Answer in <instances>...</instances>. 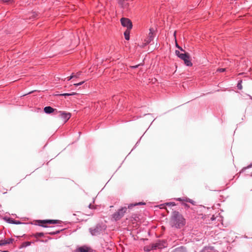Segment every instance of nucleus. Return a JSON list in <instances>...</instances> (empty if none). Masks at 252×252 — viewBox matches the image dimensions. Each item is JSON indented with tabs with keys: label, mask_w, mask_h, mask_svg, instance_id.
<instances>
[{
	"label": "nucleus",
	"mask_w": 252,
	"mask_h": 252,
	"mask_svg": "<svg viewBox=\"0 0 252 252\" xmlns=\"http://www.w3.org/2000/svg\"><path fill=\"white\" fill-rule=\"evenodd\" d=\"M170 223L172 227L181 228L185 224V220L178 212L174 211L173 212Z\"/></svg>",
	"instance_id": "obj_1"
},
{
	"label": "nucleus",
	"mask_w": 252,
	"mask_h": 252,
	"mask_svg": "<svg viewBox=\"0 0 252 252\" xmlns=\"http://www.w3.org/2000/svg\"><path fill=\"white\" fill-rule=\"evenodd\" d=\"M144 204H145V203L142 202H140L139 203H134V204H130L128 205L127 207H122L121 209L118 210L117 212H116L113 215V218L115 220H119L124 216V215L125 213L126 212L127 208L131 209V208L133 206H135L138 205H144Z\"/></svg>",
	"instance_id": "obj_2"
},
{
	"label": "nucleus",
	"mask_w": 252,
	"mask_h": 252,
	"mask_svg": "<svg viewBox=\"0 0 252 252\" xmlns=\"http://www.w3.org/2000/svg\"><path fill=\"white\" fill-rule=\"evenodd\" d=\"M180 58L184 61L185 64L187 66H190L192 65L190 60L189 54L188 53H186L185 52L184 53L181 55V57Z\"/></svg>",
	"instance_id": "obj_3"
},
{
	"label": "nucleus",
	"mask_w": 252,
	"mask_h": 252,
	"mask_svg": "<svg viewBox=\"0 0 252 252\" xmlns=\"http://www.w3.org/2000/svg\"><path fill=\"white\" fill-rule=\"evenodd\" d=\"M121 22L122 25L124 27H127V29L130 30L132 28V23L129 19L126 18H122L121 19Z\"/></svg>",
	"instance_id": "obj_4"
},
{
	"label": "nucleus",
	"mask_w": 252,
	"mask_h": 252,
	"mask_svg": "<svg viewBox=\"0 0 252 252\" xmlns=\"http://www.w3.org/2000/svg\"><path fill=\"white\" fill-rule=\"evenodd\" d=\"M58 113L60 114V116L61 117L64 123L66 122L71 117V114L70 113H66L63 111H59Z\"/></svg>",
	"instance_id": "obj_5"
},
{
	"label": "nucleus",
	"mask_w": 252,
	"mask_h": 252,
	"mask_svg": "<svg viewBox=\"0 0 252 252\" xmlns=\"http://www.w3.org/2000/svg\"><path fill=\"white\" fill-rule=\"evenodd\" d=\"M61 222L59 220H38V222L39 223H49V224H56L60 223Z\"/></svg>",
	"instance_id": "obj_6"
},
{
	"label": "nucleus",
	"mask_w": 252,
	"mask_h": 252,
	"mask_svg": "<svg viewBox=\"0 0 252 252\" xmlns=\"http://www.w3.org/2000/svg\"><path fill=\"white\" fill-rule=\"evenodd\" d=\"M154 29H150V32L149 33L148 37L145 40L146 43L145 45H147L151 42V41H152L154 37Z\"/></svg>",
	"instance_id": "obj_7"
},
{
	"label": "nucleus",
	"mask_w": 252,
	"mask_h": 252,
	"mask_svg": "<svg viewBox=\"0 0 252 252\" xmlns=\"http://www.w3.org/2000/svg\"><path fill=\"white\" fill-rule=\"evenodd\" d=\"M90 248L86 246H82L77 248L74 251V252H90Z\"/></svg>",
	"instance_id": "obj_8"
},
{
	"label": "nucleus",
	"mask_w": 252,
	"mask_h": 252,
	"mask_svg": "<svg viewBox=\"0 0 252 252\" xmlns=\"http://www.w3.org/2000/svg\"><path fill=\"white\" fill-rule=\"evenodd\" d=\"M44 111L46 113L50 114L53 112L55 109L50 106H46L44 108Z\"/></svg>",
	"instance_id": "obj_9"
},
{
	"label": "nucleus",
	"mask_w": 252,
	"mask_h": 252,
	"mask_svg": "<svg viewBox=\"0 0 252 252\" xmlns=\"http://www.w3.org/2000/svg\"><path fill=\"white\" fill-rule=\"evenodd\" d=\"M172 252H187V251L183 247H181L175 249Z\"/></svg>",
	"instance_id": "obj_10"
},
{
	"label": "nucleus",
	"mask_w": 252,
	"mask_h": 252,
	"mask_svg": "<svg viewBox=\"0 0 252 252\" xmlns=\"http://www.w3.org/2000/svg\"><path fill=\"white\" fill-rule=\"evenodd\" d=\"M13 239H9L7 240L1 241L0 242V245H4L7 244H10L12 242Z\"/></svg>",
	"instance_id": "obj_11"
},
{
	"label": "nucleus",
	"mask_w": 252,
	"mask_h": 252,
	"mask_svg": "<svg viewBox=\"0 0 252 252\" xmlns=\"http://www.w3.org/2000/svg\"><path fill=\"white\" fill-rule=\"evenodd\" d=\"M129 33L130 30L127 29L124 33L125 37L126 40H128L129 39Z\"/></svg>",
	"instance_id": "obj_12"
},
{
	"label": "nucleus",
	"mask_w": 252,
	"mask_h": 252,
	"mask_svg": "<svg viewBox=\"0 0 252 252\" xmlns=\"http://www.w3.org/2000/svg\"><path fill=\"white\" fill-rule=\"evenodd\" d=\"M77 93H75V92H72L71 93H65V94H59V95L60 96H70V95H75Z\"/></svg>",
	"instance_id": "obj_13"
},
{
	"label": "nucleus",
	"mask_w": 252,
	"mask_h": 252,
	"mask_svg": "<svg viewBox=\"0 0 252 252\" xmlns=\"http://www.w3.org/2000/svg\"><path fill=\"white\" fill-rule=\"evenodd\" d=\"M33 236H34V237H35L36 238H38V237H42V236H44V233H42V232L36 233L34 234H33Z\"/></svg>",
	"instance_id": "obj_14"
},
{
	"label": "nucleus",
	"mask_w": 252,
	"mask_h": 252,
	"mask_svg": "<svg viewBox=\"0 0 252 252\" xmlns=\"http://www.w3.org/2000/svg\"><path fill=\"white\" fill-rule=\"evenodd\" d=\"M119 2L123 7H126L127 6V3H125L124 0H119Z\"/></svg>",
	"instance_id": "obj_15"
},
{
	"label": "nucleus",
	"mask_w": 252,
	"mask_h": 252,
	"mask_svg": "<svg viewBox=\"0 0 252 252\" xmlns=\"http://www.w3.org/2000/svg\"><path fill=\"white\" fill-rule=\"evenodd\" d=\"M155 244H156V246L157 249V248H158V249H161L162 248V245H161L160 242H157V243H155Z\"/></svg>",
	"instance_id": "obj_16"
},
{
	"label": "nucleus",
	"mask_w": 252,
	"mask_h": 252,
	"mask_svg": "<svg viewBox=\"0 0 252 252\" xmlns=\"http://www.w3.org/2000/svg\"><path fill=\"white\" fill-rule=\"evenodd\" d=\"M152 249H151V246H147L144 247V250L147 252H149Z\"/></svg>",
	"instance_id": "obj_17"
},
{
	"label": "nucleus",
	"mask_w": 252,
	"mask_h": 252,
	"mask_svg": "<svg viewBox=\"0 0 252 252\" xmlns=\"http://www.w3.org/2000/svg\"><path fill=\"white\" fill-rule=\"evenodd\" d=\"M175 54L178 57L180 58L181 55H182L183 53H180V52L179 51L176 50Z\"/></svg>",
	"instance_id": "obj_18"
},
{
	"label": "nucleus",
	"mask_w": 252,
	"mask_h": 252,
	"mask_svg": "<svg viewBox=\"0 0 252 252\" xmlns=\"http://www.w3.org/2000/svg\"><path fill=\"white\" fill-rule=\"evenodd\" d=\"M85 82V81H82L80 83H75L74 84V85L75 86H79V85H81L82 84H83Z\"/></svg>",
	"instance_id": "obj_19"
},
{
	"label": "nucleus",
	"mask_w": 252,
	"mask_h": 252,
	"mask_svg": "<svg viewBox=\"0 0 252 252\" xmlns=\"http://www.w3.org/2000/svg\"><path fill=\"white\" fill-rule=\"evenodd\" d=\"M151 249L152 250H156L157 249V248H156V244H152L151 245Z\"/></svg>",
	"instance_id": "obj_20"
},
{
	"label": "nucleus",
	"mask_w": 252,
	"mask_h": 252,
	"mask_svg": "<svg viewBox=\"0 0 252 252\" xmlns=\"http://www.w3.org/2000/svg\"><path fill=\"white\" fill-rule=\"evenodd\" d=\"M80 74H81L80 72H77L76 74L74 73V78H78V77H79V76L80 75Z\"/></svg>",
	"instance_id": "obj_21"
},
{
	"label": "nucleus",
	"mask_w": 252,
	"mask_h": 252,
	"mask_svg": "<svg viewBox=\"0 0 252 252\" xmlns=\"http://www.w3.org/2000/svg\"><path fill=\"white\" fill-rule=\"evenodd\" d=\"M74 78V73H72L71 76L67 77L68 80H70L71 79Z\"/></svg>",
	"instance_id": "obj_22"
},
{
	"label": "nucleus",
	"mask_w": 252,
	"mask_h": 252,
	"mask_svg": "<svg viewBox=\"0 0 252 252\" xmlns=\"http://www.w3.org/2000/svg\"><path fill=\"white\" fill-rule=\"evenodd\" d=\"M89 208L90 209H95V207L94 205H93L92 204V203H90V204L89 205Z\"/></svg>",
	"instance_id": "obj_23"
},
{
	"label": "nucleus",
	"mask_w": 252,
	"mask_h": 252,
	"mask_svg": "<svg viewBox=\"0 0 252 252\" xmlns=\"http://www.w3.org/2000/svg\"><path fill=\"white\" fill-rule=\"evenodd\" d=\"M176 46L177 48H178L180 50H181V51H183V52H185V51H184V50L182 48V47H180V46L178 45V44H177V43H176Z\"/></svg>",
	"instance_id": "obj_24"
},
{
	"label": "nucleus",
	"mask_w": 252,
	"mask_h": 252,
	"mask_svg": "<svg viewBox=\"0 0 252 252\" xmlns=\"http://www.w3.org/2000/svg\"><path fill=\"white\" fill-rule=\"evenodd\" d=\"M225 70V68H219L218 69V71L220 72H223Z\"/></svg>",
	"instance_id": "obj_25"
},
{
	"label": "nucleus",
	"mask_w": 252,
	"mask_h": 252,
	"mask_svg": "<svg viewBox=\"0 0 252 252\" xmlns=\"http://www.w3.org/2000/svg\"><path fill=\"white\" fill-rule=\"evenodd\" d=\"M186 202H190V203L193 204V201L189 199L186 198Z\"/></svg>",
	"instance_id": "obj_26"
},
{
	"label": "nucleus",
	"mask_w": 252,
	"mask_h": 252,
	"mask_svg": "<svg viewBox=\"0 0 252 252\" xmlns=\"http://www.w3.org/2000/svg\"><path fill=\"white\" fill-rule=\"evenodd\" d=\"M97 233V231H95V229H94V230L92 231V234L93 235H95Z\"/></svg>",
	"instance_id": "obj_27"
},
{
	"label": "nucleus",
	"mask_w": 252,
	"mask_h": 252,
	"mask_svg": "<svg viewBox=\"0 0 252 252\" xmlns=\"http://www.w3.org/2000/svg\"><path fill=\"white\" fill-rule=\"evenodd\" d=\"M238 87L239 89H242V86L241 84L240 83H239L238 84Z\"/></svg>",
	"instance_id": "obj_28"
},
{
	"label": "nucleus",
	"mask_w": 252,
	"mask_h": 252,
	"mask_svg": "<svg viewBox=\"0 0 252 252\" xmlns=\"http://www.w3.org/2000/svg\"><path fill=\"white\" fill-rule=\"evenodd\" d=\"M177 200H178V201H186V199H182V198H177Z\"/></svg>",
	"instance_id": "obj_29"
},
{
	"label": "nucleus",
	"mask_w": 252,
	"mask_h": 252,
	"mask_svg": "<svg viewBox=\"0 0 252 252\" xmlns=\"http://www.w3.org/2000/svg\"><path fill=\"white\" fill-rule=\"evenodd\" d=\"M140 64H138V65H135V66H132L131 67L132 68H136Z\"/></svg>",
	"instance_id": "obj_30"
},
{
	"label": "nucleus",
	"mask_w": 252,
	"mask_h": 252,
	"mask_svg": "<svg viewBox=\"0 0 252 252\" xmlns=\"http://www.w3.org/2000/svg\"><path fill=\"white\" fill-rule=\"evenodd\" d=\"M31 245V242H26V245L27 246H29Z\"/></svg>",
	"instance_id": "obj_31"
},
{
	"label": "nucleus",
	"mask_w": 252,
	"mask_h": 252,
	"mask_svg": "<svg viewBox=\"0 0 252 252\" xmlns=\"http://www.w3.org/2000/svg\"><path fill=\"white\" fill-rule=\"evenodd\" d=\"M39 225H40V226H42V227H47L46 225H44V224H39Z\"/></svg>",
	"instance_id": "obj_32"
},
{
	"label": "nucleus",
	"mask_w": 252,
	"mask_h": 252,
	"mask_svg": "<svg viewBox=\"0 0 252 252\" xmlns=\"http://www.w3.org/2000/svg\"><path fill=\"white\" fill-rule=\"evenodd\" d=\"M171 205H175V204H173L172 203H171Z\"/></svg>",
	"instance_id": "obj_33"
},
{
	"label": "nucleus",
	"mask_w": 252,
	"mask_h": 252,
	"mask_svg": "<svg viewBox=\"0 0 252 252\" xmlns=\"http://www.w3.org/2000/svg\"><path fill=\"white\" fill-rule=\"evenodd\" d=\"M2 252H8V251H3Z\"/></svg>",
	"instance_id": "obj_34"
},
{
	"label": "nucleus",
	"mask_w": 252,
	"mask_h": 252,
	"mask_svg": "<svg viewBox=\"0 0 252 252\" xmlns=\"http://www.w3.org/2000/svg\"><path fill=\"white\" fill-rule=\"evenodd\" d=\"M92 214H93V213H91L89 215V216H90V215H92Z\"/></svg>",
	"instance_id": "obj_35"
}]
</instances>
